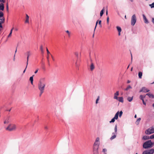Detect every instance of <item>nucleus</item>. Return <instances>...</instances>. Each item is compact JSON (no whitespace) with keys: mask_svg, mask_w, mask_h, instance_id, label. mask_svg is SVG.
I'll use <instances>...</instances> for the list:
<instances>
[{"mask_svg":"<svg viewBox=\"0 0 154 154\" xmlns=\"http://www.w3.org/2000/svg\"><path fill=\"white\" fill-rule=\"evenodd\" d=\"M34 75H33L32 76H31L29 78V80L30 81L32 85L33 84V77Z\"/></svg>","mask_w":154,"mask_h":154,"instance_id":"dca6fc26","label":"nucleus"},{"mask_svg":"<svg viewBox=\"0 0 154 154\" xmlns=\"http://www.w3.org/2000/svg\"><path fill=\"white\" fill-rule=\"evenodd\" d=\"M119 111H118L116 113V114L115 115V116L114 117V118L116 119H117L118 118V116H119Z\"/></svg>","mask_w":154,"mask_h":154,"instance_id":"2eb2a0df","label":"nucleus"},{"mask_svg":"<svg viewBox=\"0 0 154 154\" xmlns=\"http://www.w3.org/2000/svg\"><path fill=\"white\" fill-rule=\"evenodd\" d=\"M116 137V136L115 135H113L110 138V140H112L113 139H115Z\"/></svg>","mask_w":154,"mask_h":154,"instance_id":"cd10ccee","label":"nucleus"},{"mask_svg":"<svg viewBox=\"0 0 154 154\" xmlns=\"http://www.w3.org/2000/svg\"><path fill=\"white\" fill-rule=\"evenodd\" d=\"M116 29H117V30H118V32H121L122 31V29L119 26H117L116 27Z\"/></svg>","mask_w":154,"mask_h":154,"instance_id":"393cba45","label":"nucleus"},{"mask_svg":"<svg viewBox=\"0 0 154 154\" xmlns=\"http://www.w3.org/2000/svg\"><path fill=\"white\" fill-rule=\"evenodd\" d=\"M98 149L99 148L98 146L93 147L92 151L93 154H99Z\"/></svg>","mask_w":154,"mask_h":154,"instance_id":"0eeeda50","label":"nucleus"},{"mask_svg":"<svg viewBox=\"0 0 154 154\" xmlns=\"http://www.w3.org/2000/svg\"><path fill=\"white\" fill-rule=\"evenodd\" d=\"M66 32L69 35H70V33L69 31L68 30H66Z\"/></svg>","mask_w":154,"mask_h":154,"instance_id":"13d9d810","label":"nucleus"},{"mask_svg":"<svg viewBox=\"0 0 154 154\" xmlns=\"http://www.w3.org/2000/svg\"><path fill=\"white\" fill-rule=\"evenodd\" d=\"M99 145L100 142H96L95 141L93 147H96L98 146V148H99Z\"/></svg>","mask_w":154,"mask_h":154,"instance_id":"9d476101","label":"nucleus"},{"mask_svg":"<svg viewBox=\"0 0 154 154\" xmlns=\"http://www.w3.org/2000/svg\"><path fill=\"white\" fill-rule=\"evenodd\" d=\"M120 102H122V103H123L124 100H123V97H119L118 100H117Z\"/></svg>","mask_w":154,"mask_h":154,"instance_id":"4468645a","label":"nucleus"},{"mask_svg":"<svg viewBox=\"0 0 154 154\" xmlns=\"http://www.w3.org/2000/svg\"><path fill=\"white\" fill-rule=\"evenodd\" d=\"M51 57H52V59H53V60L54 61V59L53 56H52V55H51Z\"/></svg>","mask_w":154,"mask_h":154,"instance_id":"69168bd1","label":"nucleus"},{"mask_svg":"<svg viewBox=\"0 0 154 154\" xmlns=\"http://www.w3.org/2000/svg\"><path fill=\"white\" fill-rule=\"evenodd\" d=\"M143 20L144 21L145 23H146V24L148 23H149V22L148 20L146 18V16H145V15L144 14H143Z\"/></svg>","mask_w":154,"mask_h":154,"instance_id":"1a4fd4ad","label":"nucleus"},{"mask_svg":"<svg viewBox=\"0 0 154 154\" xmlns=\"http://www.w3.org/2000/svg\"><path fill=\"white\" fill-rule=\"evenodd\" d=\"M27 66L26 65V67L25 69L24 70V71H23V73H25V72L26 71V68L27 67Z\"/></svg>","mask_w":154,"mask_h":154,"instance_id":"4d7b16f0","label":"nucleus"},{"mask_svg":"<svg viewBox=\"0 0 154 154\" xmlns=\"http://www.w3.org/2000/svg\"><path fill=\"white\" fill-rule=\"evenodd\" d=\"M146 95L148 96L149 98H154V95L149 93L146 94Z\"/></svg>","mask_w":154,"mask_h":154,"instance_id":"ddd939ff","label":"nucleus"},{"mask_svg":"<svg viewBox=\"0 0 154 154\" xmlns=\"http://www.w3.org/2000/svg\"><path fill=\"white\" fill-rule=\"evenodd\" d=\"M101 20H99L98 21V24L100 26V27H101L102 26L101 25Z\"/></svg>","mask_w":154,"mask_h":154,"instance_id":"ea45409f","label":"nucleus"},{"mask_svg":"<svg viewBox=\"0 0 154 154\" xmlns=\"http://www.w3.org/2000/svg\"><path fill=\"white\" fill-rule=\"evenodd\" d=\"M112 134L113 135H116H116L117 134V133H116V134L115 133V132H113L112 133Z\"/></svg>","mask_w":154,"mask_h":154,"instance_id":"e2e57ef3","label":"nucleus"},{"mask_svg":"<svg viewBox=\"0 0 154 154\" xmlns=\"http://www.w3.org/2000/svg\"><path fill=\"white\" fill-rule=\"evenodd\" d=\"M40 91V93L39 96H41L42 95V94L44 92V91Z\"/></svg>","mask_w":154,"mask_h":154,"instance_id":"a18cd8bd","label":"nucleus"},{"mask_svg":"<svg viewBox=\"0 0 154 154\" xmlns=\"http://www.w3.org/2000/svg\"><path fill=\"white\" fill-rule=\"evenodd\" d=\"M98 21H99V20H97V21H96V22L95 26V28L94 29V31H95V29H96V27H97V24H98Z\"/></svg>","mask_w":154,"mask_h":154,"instance_id":"e433bc0d","label":"nucleus"},{"mask_svg":"<svg viewBox=\"0 0 154 154\" xmlns=\"http://www.w3.org/2000/svg\"><path fill=\"white\" fill-rule=\"evenodd\" d=\"M118 96L114 95V99H116L117 100H118L119 97H117Z\"/></svg>","mask_w":154,"mask_h":154,"instance_id":"58836bf2","label":"nucleus"},{"mask_svg":"<svg viewBox=\"0 0 154 154\" xmlns=\"http://www.w3.org/2000/svg\"><path fill=\"white\" fill-rule=\"evenodd\" d=\"M0 28H2L3 27L2 25V23H0Z\"/></svg>","mask_w":154,"mask_h":154,"instance_id":"680f3d73","label":"nucleus"},{"mask_svg":"<svg viewBox=\"0 0 154 154\" xmlns=\"http://www.w3.org/2000/svg\"><path fill=\"white\" fill-rule=\"evenodd\" d=\"M133 99V97H128L127 98V100L129 102H131Z\"/></svg>","mask_w":154,"mask_h":154,"instance_id":"6ab92c4d","label":"nucleus"},{"mask_svg":"<svg viewBox=\"0 0 154 154\" xmlns=\"http://www.w3.org/2000/svg\"><path fill=\"white\" fill-rule=\"evenodd\" d=\"M26 54H27V56H29L30 55V51H28L27 52H26Z\"/></svg>","mask_w":154,"mask_h":154,"instance_id":"79ce46f5","label":"nucleus"},{"mask_svg":"<svg viewBox=\"0 0 154 154\" xmlns=\"http://www.w3.org/2000/svg\"><path fill=\"white\" fill-rule=\"evenodd\" d=\"M146 95H140V99L142 100H144V98L145 97Z\"/></svg>","mask_w":154,"mask_h":154,"instance_id":"a878e982","label":"nucleus"},{"mask_svg":"<svg viewBox=\"0 0 154 154\" xmlns=\"http://www.w3.org/2000/svg\"><path fill=\"white\" fill-rule=\"evenodd\" d=\"M142 102H143V103L144 105H146V103L145 102V101H144V100H142Z\"/></svg>","mask_w":154,"mask_h":154,"instance_id":"6e6d98bb","label":"nucleus"},{"mask_svg":"<svg viewBox=\"0 0 154 154\" xmlns=\"http://www.w3.org/2000/svg\"><path fill=\"white\" fill-rule=\"evenodd\" d=\"M154 145V143L152 142L151 140H149L143 143V147L145 149H147L152 147Z\"/></svg>","mask_w":154,"mask_h":154,"instance_id":"f03ea898","label":"nucleus"},{"mask_svg":"<svg viewBox=\"0 0 154 154\" xmlns=\"http://www.w3.org/2000/svg\"><path fill=\"white\" fill-rule=\"evenodd\" d=\"M114 131L115 132V133L116 134V133H117V125H116L115 128H114Z\"/></svg>","mask_w":154,"mask_h":154,"instance_id":"473e14b6","label":"nucleus"},{"mask_svg":"<svg viewBox=\"0 0 154 154\" xmlns=\"http://www.w3.org/2000/svg\"><path fill=\"white\" fill-rule=\"evenodd\" d=\"M109 17H108L107 18V23L108 24H109Z\"/></svg>","mask_w":154,"mask_h":154,"instance_id":"49530a36","label":"nucleus"},{"mask_svg":"<svg viewBox=\"0 0 154 154\" xmlns=\"http://www.w3.org/2000/svg\"><path fill=\"white\" fill-rule=\"evenodd\" d=\"M45 129H48V128L47 127V126H45Z\"/></svg>","mask_w":154,"mask_h":154,"instance_id":"338daca9","label":"nucleus"},{"mask_svg":"<svg viewBox=\"0 0 154 154\" xmlns=\"http://www.w3.org/2000/svg\"><path fill=\"white\" fill-rule=\"evenodd\" d=\"M107 151V149H103V152H104V153L105 152Z\"/></svg>","mask_w":154,"mask_h":154,"instance_id":"8fccbe9b","label":"nucleus"},{"mask_svg":"<svg viewBox=\"0 0 154 154\" xmlns=\"http://www.w3.org/2000/svg\"><path fill=\"white\" fill-rule=\"evenodd\" d=\"M90 54L91 53H89V57H90V60H91V62H92V59H91V56H90Z\"/></svg>","mask_w":154,"mask_h":154,"instance_id":"052dcab7","label":"nucleus"},{"mask_svg":"<svg viewBox=\"0 0 154 154\" xmlns=\"http://www.w3.org/2000/svg\"><path fill=\"white\" fill-rule=\"evenodd\" d=\"M142 72H139L138 73V76L139 78L141 79L142 78Z\"/></svg>","mask_w":154,"mask_h":154,"instance_id":"b1692460","label":"nucleus"},{"mask_svg":"<svg viewBox=\"0 0 154 154\" xmlns=\"http://www.w3.org/2000/svg\"><path fill=\"white\" fill-rule=\"evenodd\" d=\"M149 91V90L147 89L146 87H143L140 89V92H143L144 93L148 92Z\"/></svg>","mask_w":154,"mask_h":154,"instance_id":"6e6552de","label":"nucleus"},{"mask_svg":"<svg viewBox=\"0 0 154 154\" xmlns=\"http://www.w3.org/2000/svg\"><path fill=\"white\" fill-rule=\"evenodd\" d=\"M149 6L151 8H154V2L152 3V4H149Z\"/></svg>","mask_w":154,"mask_h":154,"instance_id":"72a5a7b5","label":"nucleus"},{"mask_svg":"<svg viewBox=\"0 0 154 154\" xmlns=\"http://www.w3.org/2000/svg\"><path fill=\"white\" fill-rule=\"evenodd\" d=\"M29 56H27V62H26L27 66L28 64V60H29Z\"/></svg>","mask_w":154,"mask_h":154,"instance_id":"09e8293b","label":"nucleus"},{"mask_svg":"<svg viewBox=\"0 0 154 154\" xmlns=\"http://www.w3.org/2000/svg\"><path fill=\"white\" fill-rule=\"evenodd\" d=\"M40 50L41 51V53L42 54H43L44 53V51L43 50V47L42 45H41L40 47Z\"/></svg>","mask_w":154,"mask_h":154,"instance_id":"f704fd0d","label":"nucleus"},{"mask_svg":"<svg viewBox=\"0 0 154 154\" xmlns=\"http://www.w3.org/2000/svg\"><path fill=\"white\" fill-rule=\"evenodd\" d=\"M104 8H103L100 11V17H102L104 14Z\"/></svg>","mask_w":154,"mask_h":154,"instance_id":"aec40b11","label":"nucleus"},{"mask_svg":"<svg viewBox=\"0 0 154 154\" xmlns=\"http://www.w3.org/2000/svg\"><path fill=\"white\" fill-rule=\"evenodd\" d=\"M4 6L3 3L0 4V11H3L4 10Z\"/></svg>","mask_w":154,"mask_h":154,"instance_id":"9b49d317","label":"nucleus"},{"mask_svg":"<svg viewBox=\"0 0 154 154\" xmlns=\"http://www.w3.org/2000/svg\"><path fill=\"white\" fill-rule=\"evenodd\" d=\"M46 50H47V53L48 54H50V52L47 48H46Z\"/></svg>","mask_w":154,"mask_h":154,"instance_id":"603ef678","label":"nucleus"},{"mask_svg":"<svg viewBox=\"0 0 154 154\" xmlns=\"http://www.w3.org/2000/svg\"><path fill=\"white\" fill-rule=\"evenodd\" d=\"M94 65L93 63H91L90 66V69L91 71H92L94 69Z\"/></svg>","mask_w":154,"mask_h":154,"instance_id":"f3484780","label":"nucleus"},{"mask_svg":"<svg viewBox=\"0 0 154 154\" xmlns=\"http://www.w3.org/2000/svg\"><path fill=\"white\" fill-rule=\"evenodd\" d=\"M9 122V119L8 118L5 120L4 122L5 124H8Z\"/></svg>","mask_w":154,"mask_h":154,"instance_id":"bb28decb","label":"nucleus"},{"mask_svg":"<svg viewBox=\"0 0 154 154\" xmlns=\"http://www.w3.org/2000/svg\"><path fill=\"white\" fill-rule=\"evenodd\" d=\"M119 91H117L116 93L114 94V95H116V96H118L119 95Z\"/></svg>","mask_w":154,"mask_h":154,"instance_id":"a19ab883","label":"nucleus"},{"mask_svg":"<svg viewBox=\"0 0 154 154\" xmlns=\"http://www.w3.org/2000/svg\"><path fill=\"white\" fill-rule=\"evenodd\" d=\"M26 19L25 21L26 23H29V16L27 14H26Z\"/></svg>","mask_w":154,"mask_h":154,"instance_id":"a211bd4d","label":"nucleus"},{"mask_svg":"<svg viewBox=\"0 0 154 154\" xmlns=\"http://www.w3.org/2000/svg\"><path fill=\"white\" fill-rule=\"evenodd\" d=\"M99 137H97L95 141L97 142H99Z\"/></svg>","mask_w":154,"mask_h":154,"instance_id":"4c0bfd02","label":"nucleus"},{"mask_svg":"<svg viewBox=\"0 0 154 154\" xmlns=\"http://www.w3.org/2000/svg\"><path fill=\"white\" fill-rule=\"evenodd\" d=\"M75 55H76V56L77 57V60H78V59H79V53L78 52H76L75 53Z\"/></svg>","mask_w":154,"mask_h":154,"instance_id":"2f4dec72","label":"nucleus"},{"mask_svg":"<svg viewBox=\"0 0 154 154\" xmlns=\"http://www.w3.org/2000/svg\"><path fill=\"white\" fill-rule=\"evenodd\" d=\"M6 10L7 11H8V5L7 3L6 4Z\"/></svg>","mask_w":154,"mask_h":154,"instance_id":"c03bdc74","label":"nucleus"},{"mask_svg":"<svg viewBox=\"0 0 154 154\" xmlns=\"http://www.w3.org/2000/svg\"><path fill=\"white\" fill-rule=\"evenodd\" d=\"M149 139H154V134L151 135L150 137H149Z\"/></svg>","mask_w":154,"mask_h":154,"instance_id":"c9c22d12","label":"nucleus"},{"mask_svg":"<svg viewBox=\"0 0 154 154\" xmlns=\"http://www.w3.org/2000/svg\"><path fill=\"white\" fill-rule=\"evenodd\" d=\"M154 153V149H149L143 151L142 154H153Z\"/></svg>","mask_w":154,"mask_h":154,"instance_id":"20e7f679","label":"nucleus"},{"mask_svg":"<svg viewBox=\"0 0 154 154\" xmlns=\"http://www.w3.org/2000/svg\"><path fill=\"white\" fill-rule=\"evenodd\" d=\"M99 100V97L98 96L97 98L96 99V103L97 104L98 103V101Z\"/></svg>","mask_w":154,"mask_h":154,"instance_id":"37998d69","label":"nucleus"},{"mask_svg":"<svg viewBox=\"0 0 154 154\" xmlns=\"http://www.w3.org/2000/svg\"><path fill=\"white\" fill-rule=\"evenodd\" d=\"M141 119L140 118L138 119L135 122V123L137 125H138L139 124L140 121L141 120Z\"/></svg>","mask_w":154,"mask_h":154,"instance_id":"412c9836","label":"nucleus"},{"mask_svg":"<svg viewBox=\"0 0 154 154\" xmlns=\"http://www.w3.org/2000/svg\"><path fill=\"white\" fill-rule=\"evenodd\" d=\"M142 139L145 140H149V136L146 135L144 136L143 137Z\"/></svg>","mask_w":154,"mask_h":154,"instance_id":"f8f14e48","label":"nucleus"},{"mask_svg":"<svg viewBox=\"0 0 154 154\" xmlns=\"http://www.w3.org/2000/svg\"><path fill=\"white\" fill-rule=\"evenodd\" d=\"M45 78H42L41 79L38 84V88L40 91H44L46 85Z\"/></svg>","mask_w":154,"mask_h":154,"instance_id":"f257e3e1","label":"nucleus"},{"mask_svg":"<svg viewBox=\"0 0 154 154\" xmlns=\"http://www.w3.org/2000/svg\"><path fill=\"white\" fill-rule=\"evenodd\" d=\"M118 32V35H120V34H121L120 32Z\"/></svg>","mask_w":154,"mask_h":154,"instance_id":"774afa93","label":"nucleus"},{"mask_svg":"<svg viewBox=\"0 0 154 154\" xmlns=\"http://www.w3.org/2000/svg\"><path fill=\"white\" fill-rule=\"evenodd\" d=\"M16 126L14 125L10 124L6 128V130L10 131L14 130L16 129Z\"/></svg>","mask_w":154,"mask_h":154,"instance_id":"7ed1b4c3","label":"nucleus"},{"mask_svg":"<svg viewBox=\"0 0 154 154\" xmlns=\"http://www.w3.org/2000/svg\"><path fill=\"white\" fill-rule=\"evenodd\" d=\"M12 33H11L10 32V33L9 34V35L8 36V37L9 38L10 37Z\"/></svg>","mask_w":154,"mask_h":154,"instance_id":"5fc2aeb1","label":"nucleus"},{"mask_svg":"<svg viewBox=\"0 0 154 154\" xmlns=\"http://www.w3.org/2000/svg\"><path fill=\"white\" fill-rule=\"evenodd\" d=\"M75 65L76 67H78L79 66V64L77 63V62L75 63Z\"/></svg>","mask_w":154,"mask_h":154,"instance_id":"de8ad7c7","label":"nucleus"},{"mask_svg":"<svg viewBox=\"0 0 154 154\" xmlns=\"http://www.w3.org/2000/svg\"><path fill=\"white\" fill-rule=\"evenodd\" d=\"M130 82H131V81L130 80H128L127 81V82L128 83H129Z\"/></svg>","mask_w":154,"mask_h":154,"instance_id":"0e129e2a","label":"nucleus"},{"mask_svg":"<svg viewBox=\"0 0 154 154\" xmlns=\"http://www.w3.org/2000/svg\"><path fill=\"white\" fill-rule=\"evenodd\" d=\"M152 22L154 24V18H152Z\"/></svg>","mask_w":154,"mask_h":154,"instance_id":"864d4df0","label":"nucleus"},{"mask_svg":"<svg viewBox=\"0 0 154 154\" xmlns=\"http://www.w3.org/2000/svg\"><path fill=\"white\" fill-rule=\"evenodd\" d=\"M0 2H1L4 3L5 2V0H0Z\"/></svg>","mask_w":154,"mask_h":154,"instance_id":"3c124183","label":"nucleus"},{"mask_svg":"<svg viewBox=\"0 0 154 154\" xmlns=\"http://www.w3.org/2000/svg\"><path fill=\"white\" fill-rule=\"evenodd\" d=\"M38 69H37L35 71V72L34 73L35 74H36V73L37 72H38Z\"/></svg>","mask_w":154,"mask_h":154,"instance_id":"bf43d9fd","label":"nucleus"},{"mask_svg":"<svg viewBox=\"0 0 154 154\" xmlns=\"http://www.w3.org/2000/svg\"><path fill=\"white\" fill-rule=\"evenodd\" d=\"M4 14L3 12L1 11H0V18L3 17Z\"/></svg>","mask_w":154,"mask_h":154,"instance_id":"c85d7f7f","label":"nucleus"},{"mask_svg":"<svg viewBox=\"0 0 154 154\" xmlns=\"http://www.w3.org/2000/svg\"><path fill=\"white\" fill-rule=\"evenodd\" d=\"M123 114V112L122 111H121L119 113V117H121Z\"/></svg>","mask_w":154,"mask_h":154,"instance_id":"7c9ffc66","label":"nucleus"},{"mask_svg":"<svg viewBox=\"0 0 154 154\" xmlns=\"http://www.w3.org/2000/svg\"><path fill=\"white\" fill-rule=\"evenodd\" d=\"M131 88H132V87L130 85H128L124 90L125 91H127L129 89Z\"/></svg>","mask_w":154,"mask_h":154,"instance_id":"5701e85b","label":"nucleus"},{"mask_svg":"<svg viewBox=\"0 0 154 154\" xmlns=\"http://www.w3.org/2000/svg\"><path fill=\"white\" fill-rule=\"evenodd\" d=\"M136 21V17L135 15L134 14L132 15L131 18V24L132 26H134Z\"/></svg>","mask_w":154,"mask_h":154,"instance_id":"39448f33","label":"nucleus"},{"mask_svg":"<svg viewBox=\"0 0 154 154\" xmlns=\"http://www.w3.org/2000/svg\"><path fill=\"white\" fill-rule=\"evenodd\" d=\"M154 133V128H149L145 131V133L147 134H150Z\"/></svg>","mask_w":154,"mask_h":154,"instance_id":"423d86ee","label":"nucleus"},{"mask_svg":"<svg viewBox=\"0 0 154 154\" xmlns=\"http://www.w3.org/2000/svg\"><path fill=\"white\" fill-rule=\"evenodd\" d=\"M115 119H116L113 117L111 119V120L109 121V122L110 123H111L114 122L115 121Z\"/></svg>","mask_w":154,"mask_h":154,"instance_id":"c756f323","label":"nucleus"},{"mask_svg":"<svg viewBox=\"0 0 154 154\" xmlns=\"http://www.w3.org/2000/svg\"><path fill=\"white\" fill-rule=\"evenodd\" d=\"M5 21V19L4 18H0V23H4Z\"/></svg>","mask_w":154,"mask_h":154,"instance_id":"4be33fe9","label":"nucleus"}]
</instances>
